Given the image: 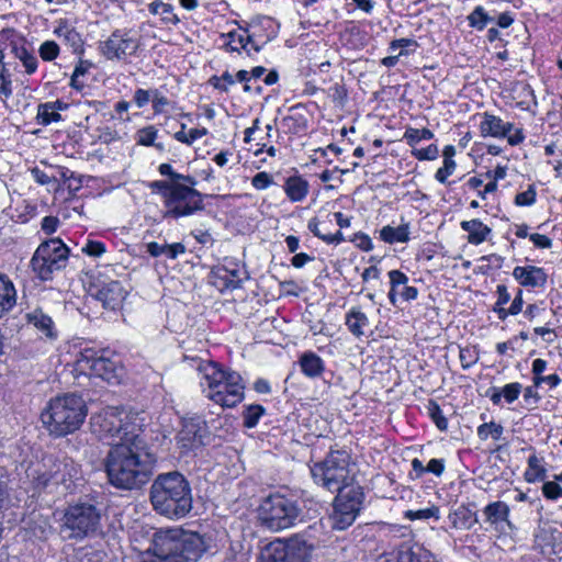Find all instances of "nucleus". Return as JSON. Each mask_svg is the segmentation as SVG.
Here are the masks:
<instances>
[{
    "label": "nucleus",
    "mask_w": 562,
    "mask_h": 562,
    "mask_svg": "<svg viewBox=\"0 0 562 562\" xmlns=\"http://www.w3.org/2000/svg\"><path fill=\"white\" fill-rule=\"evenodd\" d=\"M156 462L146 440L132 437L112 447L104 460L109 482L121 490H134L145 485Z\"/></svg>",
    "instance_id": "f257e3e1"
},
{
    "label": "nucleus",
    "mask_w": 562,
    "mask_h": 562,
    "mask_svg": "<svg viewBox=\"0 0 562 562\" xmlns=\"http://www.w3.org/2000/svg\"><path fill=\"white\" fill-rule=\"evenodd\" d=\"M154 509L170 519L186 517L192 509V493L188 480L179 472L159 474L150 486Z\"/></svg>",
    "instance_id": "f03ea898"
},
{
    "label": "nucleus",
    "mask_w": 562,
    "mask_h": 562,
    "mask_svg": "<svg viewBox=\"0 0 562 562\" xmlns=\"http://www.w3.org/2000/svg\"><path fill=\"white\" fill-rule=\"evenodd\" d=\"M87 414L88 408L81 396L65 394L50 400L41 417L52 435L63 437L79 429Z\"/></svg>",
    "instance_id": "7ed1b4c3"
},
{
    "label": "nucleus",
    "mask_w": 562,
    "mask_h": 562,
    "mask_svg": "<svg viewBox=\"0 0 562 562\" xmlns=\"http://www.w3.org/2000/svg\"><path fill=\"white\" fill-rule=\"evenodd\" d=\"M200 384L206 397L223 407H234L244 398L243 378L235 371H225L209 362L200 367Z\"/></svg>",
    "instance_id": "20e7f679"
},
{
    "label": "nucleus",
    "mask_w": 562,
    "mask_h": 562,
    "mask_svg": "<svg viewBox=\"0 0 562 562\" xmlns=\"http://www.w3.org/2000/svg\"><path fill=\"white\" fill-rule=\"evenodd\" d=\"M149 188L164 199V218L189 216L204 207L203 195L189 186L158 180L150 182Z\"/></svg>",
    "instance_id": "39448f33"
},
{
    "label": "nucleus",
    "mask_w": 562,
    "mask_h": 562,
    "mask_svg": "<svg viewBox=\"0 0 562 562\" xmlns=\"http://www.w3.org/2000/svg\"><path fill=\"white\" fill-rule=\"evenodd\" d=\"M90 426L92 432L106 445L114 447L132 437H142L134 432V426L130 422V414L122 407L108 406L91 416Z\"/></svg>",
    "instance_id": "423d86ee"
},
{
    "label": "nucleus",
    "mask_w": 562,
    "mask_h": 562,
    "mask_svg": "<svg viewBox=\"0 0 562 562\" xmlns=\"http://www.w3.org/2000/svg\"><path fill=\"white\" fill-rule=\"evenodd\" d=\"M314 482L329 492H341L353 477L350 470V456L342 450L330 451L322 461L311 468Z\"/></svg>",
    "instance_id": "0eeeda50"
},
{
    "label": "nucleus",
    "mask_w": 562,
    "mask_h": 562,
    "mask_svg": "<svg viewBox=\"0 0 562 562\" xmlns=\"http://www.w3.org/2000/svg\"><path fill=\"white\" fill-rule=\"evenodd\" d=\"M301 509L297 503L281 494H271L258 507V520L270 531H281L294 526Z\"/></svg>",
    "instance_id": "6e6552de"
},
{
    "label": "nucleus",
    "mask_w": 562,
    "mask_h": 562,
    "mask_svg": "<svg viewBox=\"0 0 562 562\" xmlns=\"http://www.w3.org/2000/svg\"><path fill=\"white\" fill-rule=\"evenodd\" d=\"M69 249L58 238L42 243L34 252L31 266L42 280H49L55 271L66 267Z\"/></svg>",
    "instance_id": "1a4fd4ad"
},
{
    "label": "nucleus",
    "mask_w": 562,
    "mask_h": 562,
    "mask_svg": "<svg viewBox=\"0 0 562 562\" xmlns=\"http://www.w3.org/2000/svg\"><path fill=\"white\" fill-rule=\"evenodd\" d=\"M101 525V512L90 503L70 505L64 515L63 528L69 538L82 539L95 533Z\"/></svg>",
    "instance_id": "9d476101"
},
{
    "label": "nucleus",
    "mask_w": 562,
    "mask_h": 562,
    "mask_svg": "<svg viewBox=\"0 0 562 562\" xmlns=\"http://www.w3.org/2000/svg\"><path fill=\"white\" fill-rule=\"evenodd\" d=\"M72 464L66 458L58 459L45 456L42 461L31 464L26 475L37 490L45 488L49 483L65 484L71 479Z\"/></svg>",
    "instance_id": "9b49d317"
},
{
    "label": "nucleus",
    "mask_w": 562,
    "mask_h": 562,
    "mask_svg": "<svg viewBox=\"0 0 562 562\" xmlns=\"http://www.w3.org/2000/svg\"><path fill=\"white\" fill-rule=\"evenodd\" d=\"M362 501L363 492L359 486L338 492L330 516L333 529L345 530L351 526L360 512Z\"/></svg>",
    "instance_id": "f8f14e48"
},
{
    "label": "nucleus",
    "mask_w": 562,
    "mask_h": 562,
    "mask_svg": "<svg viewBox=\"0 0 562 562\" xmlns=\"http://www.w3.org/2000/svg\"><path fill=\"white\" fill-rule=\"evenodd\" d=\"M78 369L89 375L100 378L111 384L120 382L121 369L109 358L98 357L95 352L87 350L77 359Z\"/></svg>",
    "instance_id": "ddd939ff"
},
{
    "label": "nucleus",
    "mask_w": 562,
    "mask_h": 562,
    "mask_svg": "<svg viewBox=\"0 0 562 562\" xmlns=\"http://www.w3.org/2000/svg\"><path fill=\"white\" fill-rule=\"evenodd\" d=\"M139 48V40L130 32L114 31L108 40L101 42L100 52L109 60H125L133 56Z\"/></svg>",
    "instance_id": "4468645a"
},
{
    "label": "nucleus",
    "mask_w": 562,
    "mask_h": 562,
    "mask_svg": "<svg viewBox=\"0 0 562 562\" xmlns=\"http://www.w3.org/2000/svg\"><path fill=\"white\" fill-rule=\"evenodd\" d=\"M205 425L200 419L183 420L182 428L177 435V443L183 451L195 449L203 445Z\"/></svg>",
    "instance_id": "2eb2a0df"
},
{
    "label": "nucleus",
    "mask_w": 562,
    "mask_h": 562,
    "mask_svg": "<svg viewBox=\"0 0 562 562\" xmlns=\"http://www.w3.org/2000/svg\"><path fill=\"white\" fill-rule=\"evenodd\" d=\"M289 562H307L314 550V543L305 535H293L282 539Z\"/></svg>",
    "instance_id": "dca6fc26"
},
{
    "label": "nucleus",
    "mask_w": 562,
    "mask_h": 562,
    "mask_svg": "<svg viewBox=\"0 0 562 562\" xmlns=\"http://www.w3.org/2000/svg\"><path fill=\"white\" fill-rule=\"evenodd\" d=\"M126 291L119 281H111L101 285L94 293L104 308L116 310L125 300Z\"/></svg>",
    "instance_id": "f3484780"
},
{
    "label": "nucleus",
    "mask_w": 562,
    "mask_h": 562,
    "mask_svg": "<svg viewBox=\"0 0 562 562\" xmlns=\"http://www.w3.org/2000/svg\"><path fill=\"white\" fill-rule=\"evenodd\" d=\"M513 276L522 286H544L547 283V273L536 266H518L514 269Z\"/></svg>",
    "instance_id": "a211bd4d"
},
{
    "label": "nucleus",
    "mask_w": 562,
    "mask_h": 562,
    "mask_svg": "<svg viewBox=\"0 0 562 562\" xmlns=\"http://www.w3.org/2000/svg\"><path fill=\"white\" fill-rule=\"evenodd\" d=\"M512 123H505L496 115L484 113L483 120L480 124L482 136L505 137L513 130Z\"/></svg>",
    "instance_id": "6ab92c4d"
},
{
    "label": "nucleus",
    "mask_w": 562,
    "mask_h": 562,
    "mask_svg": "<svg viewBox=\"0 0 562 562\" xmlns=\"http://www.w3.org/2000/svg\"><path fill=\"white\" fill-rule=\"evenodd\" d=\"M16 289L12 280L0 272V317L9 313L16 305Z\"/></svg>",
    "instance_id": "aec40b11"
},
{
    "label": "nucleus",
    "mask_w": 562,
    "mask_h": 562,
    "mask_svg": "<svg viewBox=\"0 0 562 562\" xmlns=\"http://www.w3.org/2000/svg\"><path fill=\"white\" fill-rule=\"evenodd\" d=\"M308 182L300 176L289 177L283 186L286 196L292 202L304 200L308 193Z\"/></svg>",
    "instance_id": "412c9836"
},
{
    "label": "nucleus",
    "mask_w": 562,
    "mask_h": 562,
    "mask_svg": "<svg viewBox=\"0 0 562 562\" xmlns=\"http://www.w3.org/2000/svg\"><path fill=\"white\" fill-rule=\"evenodd\" d=\"M483 513L486 521L491 525H497L498 522L504 521L512 528V522L508 519L509 507L506 503L502 501L493 502L484 508Z\"/></svg>",
    "instance_id": "4be33fe9"
},
{
    "label": "nucleus",
    "mask_w": 562,
    "mask_h": 562,
    "mask_svg": "<svg viewBox=\"0 0 562 562\" xmlns=\"http://www.w3.org/2000/svg\"><path fill=\"white\" fill-rule=\"evenodd\" d=\"M461 227L469 233L468 241L473 245L483 243L491 233V228L480 220L463 221L461 222Z\"/></svg>",
    "instance_id": "5701e85b"
},
{
    "label": "nucleus",
    "mask_w": 562,
    "mask_h": 562,
    "mask_svg": "<svg viewBox=\"0 0 562 562\" xmlns=\"http://www.w3.org/2000/svg\"><path fill=\"white\" fill-rule=\"evenodd\" d=\"M449 519L453 528L464 530L471 529L479 521L476 513L465 506L458 507L449 515Z\"/></svg>",
    "instance_id": "b1692460"
},
{
    "label": "nucleus",
    "mask_w": 562,
    "mask_h": 562,
    "mask_svg": "<svg viewBox=\"0 0 562 562\" xmlns=\"http://www.w3.org/2000/svg\"><path fill=\"white\" fill-rule=\"evenodd\" d=\"M380 237L387 244L407 243L409 240V225L407 223L397 227L386 225L380 231Z\"/></svg>",
    "instance_id": "393cba45"
},
{
    "label": "nucleus",
    "mask_w": 562,
    "mask_h": 562,
    "mask_svg": "<svg viewBox=\"0 0 562 562\" xmlns=\"http://www.w3.org/2000/svg\"><path fill=\"white\" fill-rule=\"evenodd\" d=\"M260 562H289L283 540L277 539L268 543L260 554Z\"/></svg>",
    "instance_id": "a878e982"
},
{
    "label": "nucleus",
    "mask_w": 562,
    "mask_h": 562,
    "mask_svg": "<svg viewBox=\"0 0 562 562\" xmlns=\"http://www.w3.org/2000/svg\"><path fill=\"white\" fill-rule=\"evenodd\" d=\"M60 109H63L60 101L40 104L37 111L38 123L42 125H48L52 122L61 121V115L57 112V110Z\"/></svg>",
    "instance_id": "bb28decb"
},
{
    "label": "nucleus",
    "mask_w": 562,
    "mask_h": 562,
    "mask_svg": "<svg viewBox=\"0 0 562 562\" xmlns=\"http://www.w3.org/2000/svg\"><path fill=\"white\" fill-rule=\"evenodd\" d=\"M348 329L357 337L364 334V328L369 325V319L364 313L358 308H352L346 316Z\"/></svg>",
    "instance_id": "cd10ccee"
},
{
    "label": "nucleus",
    "mask_w": 562,
    "mask_h": 562,
    "mask_svg": "<svg viewBox=\"0 0 562 562\" xmlns=\"http://www.w3.org/2000/svg\"><path fill=\"white\" fill-rule=\"evenodd\" d=\"M26 319L29 324H32L34 327L40 329L45 336H54L53 321L48 315L44 314L41 310H35L31 313H27Z\"/></svg>",
    "instance_id": "c85d7f7f"
},
{
    "label": "nucleus",
    "mask_w": 562,
    "mask_h": 562,
    "mask_svg": "<svg viewBox=\"0 0 562 562\" xmlns=\"http://www.w3.org/2000/svg\"><path fill=\"white\" fill-rule=\"evenodd\" d=\"M302 371L310 378H315L324 371L323 360L313 352H306L300 360Z\"/></svg>",
    "instance_id": "c756f323"
},
{
    "label": "nucleus",
    "mask_w": 562,
    "mask_h": 562,
    "mask_svg": "<svg viewBox=\"0 0 562 562\" xmlns=\"http://www.w3.org/2000/svg\"><path fill=\"white\" fill-rule=\"evenodd\" d=\"M12 54L16 59H19L22 63L27 75H32L36 71L37 58L32 52L27 50L23 45L19 46L14 44L12 46Z\"/></svg>",
    "instance_id": "7c9ffc66"
},
{
    "label": "nucleus",
    "mask_w": 562,
    "mask_h": 562,
    "mask_svg": "<svg viewBox=\"0 0 562 562\" xmlns=\"http://www.w3.org/2000/svg\"><path fill=\"white\" fill-rule=\"evenodd\" d=\"M149 12L155 15H160L166 23L177 24L180 21L177 14L173 13V7L160 0L149 4Z\"/></svg>",
    "instance_id": "2f4dec72"
},
{
    "label": "nucleus",
    "mask_w": 562,
    "mask_h": 562,
    "mask_svg": "<svg viewBox=\"0 0 562 562\" xmlns=\"http://www.w3.org/2000/svg\"><path fill=\"white\" fill-rule=\"evenodd\" d=\"M468 21L470 26L481 31L487 25V23L494 21V18L491 16L487 12H485L483 7L477 5L468 15Z\"/></svg>",
    "instance_id": "473e14b6"
},
{
    "label": "nucleus",
    "mask_w": 562,
    "mask_h": 562,
    "mask_svg": "<svg viewBox=\"0 0 562 562\" xmlns=\"http://www.w3.org/2000/svg\"><path fill=\"white\" fill-rule=\"evenodd\" d=\"M434 137V133L428 128H406L404 133V139L407 142L409 146H415L423 139H431Z\"/></svg>",
    "instance_id": "72a5a7b5"
},
{
    "label": "nucleus",
    "mask_w": 562,
    "mask_h": 562,
    "mask_svg": "<svg viewBox=\"0 0 562 562\" xmlns=\"http://www.w3.org/2000/svg\"><path fill=\"white\" fill-rule=\"evenodd\" d=\"M404 517L408 520H427L430 518H435L436 520L439 519V507L431 506L425 509H418V510H406L404 513Z\"/></svg>",
    "instance_id": "f704fd0d"
},
{
    "label": "nucleus",
    "mask_w": 562,
    "mask_h": 562,
    "mask_svg": "<svg viewBox=\"0 0 562 562\" xmlns=\"http://www.w3.org/2000/svg\"><path fill=\"white\" fill-rule=\"evenodd\" d=\"M528 470L526 472L527 481L542 480L546 475V470L541 467L540 460L536 454L528 458Z\"/></svg>",
    "instance_id": "c9c22d12"
},
{
    "label": "nucleus",
    "mask_w": 562,
    "mask_h": 562,
    "mask_svg": "<svg viewBox=\"0 0 562 562\" xmlns=\"http://www.w3.org/2000/svg\"><path fill=\"white\" fill-rule=\"evenodd\" d=\"M502 434H503V426L495 424L493 422L482 424L477 428V436L482 440H486L490 436L493 439L498 440L501 438Z\"/></svg>",
    "instance_id": "e433bc0d"
},
{
    "label": "nucleus",
    "mask_w": 562,
    "mask_h": 562,
    "mask_svg": "<svg viewBox=\"0 0 562 562\" xmlns=\"http://www.w3.org/2000/svg\"><path fill=\"white\" fill-rule=\"evenodd\" d=\"M184 127H186V125L182 124V130L175 134V138L178 142H181L187 145H191L194 140H196L198 138H201L202 136L206 135V133H207V130L204 127L203 128H191L189 131V133H186Z\"/></svg>",
    "instance_id": "4c0bfd02"
},
{
    "label": "nucleus",
    "mask_w": 562,
    "mask_h": 562,
    "mask_svg": "<svg viewBox=\"0 0 562 562\" xmlns=\"http://www.w3.org/2000/svg\"><path fill=\"white\" fill-rule=\"evenodd\" d=\"M263 413L265 408L261 405H249L244 412V426L254 428Z\"/></svg>",
    "instance_id": "58836bf2"
},
{
    "label": "nucleus",
    "mask_w": 562,
    "mask_h": 562,
    "mask_svg": "<svg viewBox=\"0 0 562 562\" xmlns=\"http://www.w3.org/2000/svg\"><path fill=\"white\" fill-rule=\"evenodd\" d=\"M228 36L231 41L226 44V46L229 50L238 52L239 48H243L249 54V50L247 49V45L251 42V37L249 35L244 36L241 34H237L236 32H231Z\"/></svg>",
    "instance_id": "ea45409f"
},
{
    "label": "nucleus",
    "mask_w": 562,
    "mask_h": 562,
    "mask_svg": "<svg viewBox=\"0 0 562 562\" xmlns=\"http://www.w3.org/2000/svg\"><path fill=\"white\" fill-rule=\"evenodd\" d=\"M158 131L155 126L149 125L140 128L137 132V144L142 146H150L155 145V139L157 137Z\"/></svg>",
    "instance_id": "a19ab883"
},
{
    "label": "nucleus",
    "mask_w": 562,
    "mask_h": 562,
    "mask_svg": "<svg viewBox=\"0 0 562 562\" xmlns=\"http://www.w3.org/2000/svg\"><path fill=\"white\" fill-rule=\"evenodd\" d=\"M3 54H0V65L2 64ZM7 68L2 65L0 67V94L4 95L5 98H10L13 93L12 91V80L10 79V76L7 75Z\"/></svg>",
    "instance_id": "79ce46f5"
},
{
    "label": "nucleus",
    "mask_w": 562,
    "mask_h": 562,
    "mask_svg": "<svg viewBox=\"0 0 562 562\" xmlns=\"http://www.w3.org/2000/svg\"><path fill=\"white\" fill-rule=\"evenodd\" d=\"M428 409H429V415L432 418V420L436 424V426L440 430H446L447 427H448V420L442 415V412H441L439 405L437 403H435V402H430L429 406H428Z\"/></svg>",
    "instance_id": "37998d69"
},
{
    "label": "nucleus",
    "mask_w": 562,
    "mask_h": 562,
    "mask_svg": "<svg viewBox=\"0 0 562 562\" xmlns=\"http://www.w3.org/2000/svg\"><path fill=\"white\" fill-rule=\"evenodd\" d=\"M59 54V46L54 41H46L40 47V55L44 60L52 61Z\"/></svg>",
    "instance_id": "c03bdc74"
},
{
    "label": "nucleus",
    "mask_w": 562,
    "mask_h": 562,
    "mask_svg": "<svg viewBox=\"0 0 562 562\" xmlns=\"http://www.w3.org/2000/svg\"><path fill=\"white\" fill-rule=\"evenodd\" d=\"M456 161L453 159H443V166L439 168L435 175V178L440 183H446L449 176L456 170Z\"/></svg>",
    "instance_id": "a18cd8bd"
},
{
    "label": "nucleus",
    "mask_w": 562,
    "mask_h": 562,
    "mask_svg": "<svg viewBox=\"0 0 562 562\" xmlns=\"http://www.w3.org/2000/svg\"><path fill=\"white\" fill-rule=\"evenodd\" d=\"M536 195L537 193L533 186H529L526 191L516 194L515 204L518 206L532 205L536 202Z\"/></svg>",
    "instance_id": "49530a36"
},
{
    "label": "nucleus",
    "mask_w": 562,
    "mask_h": 562,
    "mask_svg": "<svg viewBox=\"0 0 562 562\" xmlns=\"http://www.w3.org/2000/svg\"><path fill=\"white\" fill-rule=\"evenodd\" d=\"M438 147L434 144L429 145L426 148L412 150V155L418 160H434L438 157Z\"/></svg>",
    "instance_id": "de8ad7c7"
},
{
    "label": "nucleus",
    "mask_w": 562,
    "mask_h": 562,
    "mask_svg": "<svg viewBox=\"0 0 562 562\" xmlns=\"http://www.w3.org/2000/svg\"><path fill=\"white\" fill-rule=\"evenodd\" d=\"M521 392V384L518 382L506 384L502 389L503 396L505 397L507 403H513L516 401Z\"/></svg>",
    "instance_id": "09e8293b"
},
{
    "label": "nucleus",
    "mask_w": 562,
    "mask_h": 562,
    "mask_svg": "<svg viewBox=\"0 0 562 562\" xmlns=\"http://www.w3.org/2000/svg\"><path fill=\"white\" fill-rule=\"evenodd\" d=\"M273 183V179L272 177L266 172V171H261V172H258L252 179H251V184L254 188H256L257 190H265L267 189L269 186H271Z\"/></svg>",
    "instance_id": "8fccbe9b"
},
{
    "label": "nucleus",
    "mask_w": 562,
    "mask_h": 562,
    "mask_svg": "<svg viewBox=\"0 0 562 562\" xmlns=\"http://www.w3.org/2000/svg\"><path fill=\"white\" fill-rule=\"evenodd\" d=\"M82 252L91 257H100L105 252V247L100 241L89 240L86 246L82 247Z\"/></svg>",
    "instance_id": "3c124183"
},
{
    "label": "nucleus",
    "mask_w": 562,
    "mask_h": 562,
    "mask_svg": "<svg viewBox=\"0 0 562 562\" xmlns=\"http://www.w3.org/2000/svg\"><path fill=\"white\" fill-rule=\"evenodd\" d=\"M542 493L548 499H557L562 496V487L555 482H546L542 485Z\"/></svg>",
    "instance_id": "603ef678"
},
{
    "label": "nucleus",
    "mask_w": 562,
    "mask_h": 562,
    "mask_svg": "<svg viewBox=\"0 0 562 562\" xmlns=\"http://www.w3.org/2000/svg\"><path fill=\"white\" fill-rule=\"evenodd\" d=\"M390 283L391 288H393V291H396L400 285L405 286L408 278L405 273H403L400 270H391L389 272Z\"/></svg>",
    "instance_id": "864d4df0"
},
{
    "label": "nucleus",
    "mask_w": 562,
    "mask_h": 562,
    "mask_svg": "<svg viewBox=\"0 0 562 562\" xmlns=\"http://www.w3.org/2000/svg\"><path fill=\"white\" fill-rule=\"evenodd\" d=\"M186 252V247L181 243L165 244V256L169 259H176L179 255Z\"/></svg>",
    "instance_id": "5fc2aeb1"
},
{
    "label": "nucleus",
    "mask_w": 562,
    "mask_h": 562,
    "mask_svg": "<svg viewBox=\"0 0 562 562\" xmlns=\"http://www.w3.org/2000/svg\"><path fill=\"white\" fill-rule=\"evenodd\" d=\"M153 97V91L138 89L135 91L134 101L138 108L145 106Z\"/></svg>",
    "instance_id": "6e6d98bb"
},
{
    "label": "nucleus",
    "mask_w": 562,
    "mask_h": 562,
    "mask_svg": "<svg viewBox=\"0 0 562 562\" xmlns=\"http://www.w3.org/2000/svg\"><path fill=\"white\" fill-rule=\"evenodd\" d=\"M530 240L533 243V245L541 249L551 248L552 240L546 236L538 233L529 235Z\"/></svg>",
    "instance_id": "4d7b16f0"
},
{
    "label": "nucleus",
    "mask_w": 562,
    "mask_h": 562,
    "mask_svg": "<svg viewBox=\"0 0 562 562\" xmlns=\"http://www.w3.org/2000/svg\"><path fill=\"white\" fill-rule=\"evenodd\" d=\"M548 383L551 387H555L560 384L561 379L558 374H550L547 376H542L541 374L538 376H533V384L539 386L541 383Z\"/></svg>",
    "instance_id": "13d9d810"
},
{
    "label": "nucleus",
    "mask_w": 562,
    "mask_h": 562,
    "mask_svg": "<svg viewBox=\"0 0 562 562\" xmlns=\"http://www.w3.org/2000/svg\"><path fill=\"white\" fill-rule=\"evenodd\" d=\"M151 101L155 112H162L164 108L169 103L168 99L161 95L157 90L153 91Z\"/></svg>",
    "instance_id": "bf43d9fd"
},
{
    "label": "nucleus",
    "mask_w": 562,
    "mask_h": 562,
    "mask_svg": "<svg viewBox=\"0 0 562 562\" xmlns=\"http://www.w3.org/2000/svg\"><path fill=\"white\" fill-rule=\"evenodd\" d=\"M355 241L357 246L364 251L372 250L373 248L371 238L363 233L356 234Z\"/></svg>",
    "instance_id": "052dcab7"
},
{
    "label": "nucleus",
    "mask_w": 562,
    "mask_h": 562,
    "mask_svg": "<svg viewBox=\"0 0 562 562\" xmlns=\"http://www.w3.org/2000/svg\"><path fill=\"white\" fill-rule=\"evenodd\" d=\"M445 471V463L442 459H431L427 467L426 472H431L437 476H440Z\"/></svg>",
    "instance_id": "680f3d73"
},
{
    "label": "nucleus",
    "mask_w": 562,
    "mask_h": 562,
    "mask_svg": "<svg viewBox=\"0 0 562 562\" xmlns=\"http://www.w3.org/2000/svg\"><path fill=\"white\" fill-rule=\"evenodd\" d=\"M32 172V176L34 178V180L40 183V184H49L53 180H55L54 177L52 176H48L46 172H44L43 170L38 169V168H33L31 170Z\"/></svg>",
    "instance_id": "e2e57ef3"
},
{
    "label": "nucleus",
    "mask_w": 562,
    "mask_h": 562,
    "mask_svg": "<svg viewBox=\"0 0 562 562\" xmlns=\"http://www.w3.org/2000/svg\"><path fill=\"white\" fill-rule=\"evenodd\" d=\"M476 360L477 358L472 355L470 349L460 350V361L463 369L470 368L473 363L476 362Z\"/></svg>",
    "instance_id": "0e129e2a"
},
{
    "label": "nucleus",
    "mask_w": 562,
    "mask_h": 562,
    "mask_svg": "<svg viewBox=\"0 0 562 562\" xmlns=\"http://www.w3.org/2000/svg\"><path fill=\"white\" fill-rule=\"evenodd\" d=\"M59 221L54 216H46L42 222V229L47 234H52L56 231Z\"/></svg>",
    "instance_id": "69168bd1"
},
{
    "label": "nucleus",
    "mask_w": 562,
    "mask_h": 562,
    "mask_svg": "<svg viewBox=\"0 0 562 562\" xmlns=\"http://www.w3.org/2000/svg\"><path fill=\"white\" fill-rule=\"evenodd\" d=\"M146 249L151 257L165 256V244L160 245L156 241H150L146 245Z\"/></svg>",
    "instance_id": "338daca9"
},
{
    "label": "nucleus",
    "mask_w": 562,
    "mask_h": 562,
    "mask_svg": "<svg viewBox=\"0 0 562 562\" xmlns=\"http://www.w3.org/2000/svg\"><path fill=\"white\" fill-rule=\"evenodd\" d=\"M533 330L535 334L542 336L544 340L549 344L553 342L554 338L557 337L554 331L547 327H536Z\"/></svg>",
    "instance_id": "774afa93"
}]
</instances>
